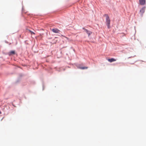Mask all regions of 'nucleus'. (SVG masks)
Returning <instances> with one entry per match:
<instances>
[{
  "label": "nucleus",
  "instance_id": "20e7f679",
  "mask_svg": "<svg viewBox=\"0 0 146 146\" xmlns=\"http://www.w3.org/2000/svg\"><path fill=\"white\" fill-rule=\"evenodd\" d=\"M52 30L53 32L55 33H58L60 31L59 30L56 29H53Z\"/></svg>",
  "mask_w": 146,
  "mask_h": 146
},
{
  "label": "nucleus",
  "instance_id": "39448f33",
  "mask_svg": "<svg viewBox=\"0 0 146 146\" xmlns=\"http://www.w3.org/2000/svg\"><path fill=\"white\" fill-rule=\"evenodd\" d=\"M108 60L110 62H112L116 61V60L114 59V58H111V59H108Z\"/></svg>",
  "mask_w": 146,
  "mask_h": 146
},
{
  "label": "nucleus",
  "instance_id": "423d86ee",
  "mask_svg": "<svg viewBox=\"0 0 146 146\" xmlns=\"http://www.w3.org/2000/svg\"><path fill=\"white\" fill-rule=\"evenodd\" d=\"M145 7H143L140 10V12L142 14L144 13L145 11Z\"/></svg>",
  "mask_w": 146,
  "mask_h": 146
},
{
  "label": "nucleus",
  "instance_id": "f03ea898",
  "mask_svg": "<svg viewBox=\"0 0 146 146\" xmlns=\"http://www.w3.org/2000/svg\"><path fill=\"white\" fill-rule=\"evenodd\" d=\"M83 29L87 33V34H88V36H90L92 33V32L88 31L84 28H83Z\"/></svg>",
  "mask_w": 146,
  "mask_h": 146
},
{
  "label": "nucleus",
  "instance_id": "6e6552de",
  "mask_svg": "<svg viewBox=\"0 0 146 146\" xmlns=\"http://www.w3.org/2000/svg\"><path fill=\"white\" fill-rule=\"evenodd\" d=\"M80 68L81 69H87L88 67H81Z\"/></svg>",
  "mask_w": 146,
  "mask_h": 146
},
{
  "label": "nucleus",
  "instance_id": "1a4fd4ad",
  "mask_svg": "<svg viewBox=\"0 0 146 146\" xmlns=\"http://www.w3.org/2000/svg\"><path fill=\"white\" fill-rule=\"evenodd\" d=\"M30 31L31 32V34H35V33H34L33 32L31 31Z\"/></svg>",
  "mask_w": 146,
  "mask_h": 146
},
{
  "label": "nucleus",
  "instance_id": "9d476101",
  "mask_svg": "<svg viewBox=\"0 0 146 146\" xmlns=\"http://www.w3.org/2000/svg\"><path fill=\"white\" fill-rule=\"evenodd\" d=\"M1 111H0V114H1Z\"/></svg>",
  "mask_w": 146,
  "mask_h": 146
},
{
  "label": "nucleus",
  "instance_id": "f257e3e1",
  "mask_svg": "<svg viewBox=\"0 0 146 146\" xmlns=\"http://www.w3.org/2000/svg\"><path fill=\"white\" fill-rule=\"evenodd\" d=\"M105 15L106 17V25H107L108 28H110V19L109 17L108 16V15H107L106 14Z\"/></svg>",
  "mask_w": 146,
  "mask_h": 146
},
{
  "label": "nucleus",
  "instance_id": "7ed1b4c3",
  "mask_svg": "<svg viewBox=\"0 0 146 146\" xmlns=\"http://www.w3.org/2000/svg\"><path fill=\"white\" fill-rule=\"evenodd\" d=\"M140 4L141 5H144L145 3V0H139Z\"/></svg>",
  "mask_w": 146,
  "mask_h": 146
},
{
  "label": "nucleus",
  "instance_id": "0eeeda50",
  "mask_svg": "<svg viewBox=\"0 0 146 146\" xmlns=\"http://www.w3.org/2000/svg\"><path fill=\"white\" fill-rule=\"evenodd\" d=\"M15 54V51H12L9 52V55H11L12 54Z\"/></svg>",
  "mask_w": 146,
  "mask_h": 146
}]
</instances>
